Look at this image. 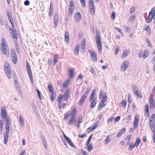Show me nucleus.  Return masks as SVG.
I'll return each mask as SVG.
<instances>
[{"mask_svg": "<svg viewBox=\"0 0 155 155\" xmlns=\"http://www.w3.org/2000/svg\"><path fill=\"white\" fill-rule=\"evenodd\" d=\"M96 36L97 38L96 39V41L97 44V47L99 51L101 53H102V44L101 42L100 35L99 33L97 32Z\"/></svg>", "mask_w": 155, "mask_h": 155, "instance_id": "f257e3e1", "label": "nucleus"}, {"mask_svg": "<svg viewBox=\"0 0 155 155\" xmlns=\"http://www.w3.org/2000/svg\"><path fill=\"white\" fill-rule=\"evenodd\" d=\"M151 118L153 120H150L149 125L150 127L152 132L155 131V122L154 121V118H155V114H153L151 116Z\"/></svg>", "mask_w": 155, "mask_h": 155, "instance_id": "f03ea898", "label": "nucleus"}, {"mask_svg": "<svg viewBox=\"0 0 155 155\" xmlns=\"http://www.w3.org/2000/svg\"><path fill=\"white\" fill-rule=\"evenodd\" d=\"M5 64H7V65H6L5 64L4 66L5 73L6 74L8 78L9 79H10L11 76L10 67L8 63L7 64L6 62H5Z\"/></svg>", "mask_w": 155, "mask_h": 155, "instance_id": "7ed1b4c3", "label": "nucleus"}, {"mask_svg": "<svg viewBox=\"0 0 155 155\" xmlns=\"http://www.w3.org/2000/svg\"><path fill=\"white\" fill-rule=\"evenodd\" d=\"M1 46L2 48L1 49L2 53L7 56L9 54V51L7 45L3 44Z\"/></svg>", "mask_w": 155, "mask_h": 155, "instance_id": "20e7f679", "label": "nucleus"}, {"mask_svg": "<svg viewBox=\"0 0 155 155\" xmlns=\"http://www.w3.org/2000/svg\"><path fill=\"white\" fill-rule=\"evenodd\" d=\"M5 128L6 130V132L4 134V136L5 143V144H6L8 142V134L10 133V126H5Z\"/></svg>", "mask_w": 155, "mask_h": 155, "instance_id": "39448f33", "label": "nucleus"}, {"mask_svg": "<svg viewBox=\"0 0 155 155\" xmlns=\"http://www.w3.org/2000/svg\"><path fill=\"white\" fill-rule=\"evenodd\" d=\"M104 93L102 89H101L100 91L99 95V97L100 99L102 98V97H103L102 99L101 100V103H105L106 100L107 99V96L106 94H104Z\"/></svg>", "mask_w": 155, "mask_h": 155, "instance_id": "423d86ee", "label": "nucleus"}, {"mask_svg": "<svg viewBox=\"0 0 155 155\" xmlns=\"http://www.w3.org/2000/svg\"><path fill=\"white\" fill-rule=\"evenodd\" d=\"M12 59L14 64H16L17 62V56L15 50L12 49L11 51Z\"/></svg>", "mask_w": 155, "mask_h": 155, "instance_id": "0eeeda50", "label": "nucleus"}, {"mask_svg": "<svg viewBox=\"0 0 155 155\" xmlns=\"http://www.w3.org/2000/svg\"><path fill=\"white\" fill-rule=\"evenodd\" d=\"M7 113L5 109H2L1 112V116L2 117L3 120L5 122V119H7V118H9L7 117Z\"/></svg>", "mask_w": 155, "mask_h": 155, "instance_id": "6e6552de", "label": "nucleus"}, {"mask_svg": "<svg viewBox=\"0 0 155 155\" xmlns=\"http://www.w3.org/2000/svg\"><path fill=\"white\" fill-rule=\"evenodd\" d=\"M74 8V3L72 1H70L69 5V15L71 16L73 12V10Z\"/></svg>", "mask_w": 155, "mask_h": 155, "instance_id": "1a4fd4ad", "label": "nucleus"}, {"mask_svg": "<svg viewBox=\"0 0 155 155\" xmlns=\"http://www.w3.org/2000/svg\"><path fill=\"white\" fill-rule=\"evenodd\" d=\"M13 28V29L10 27L9 28L10 33L11 36H12L14 38L17 39L18 38L17 34L16 31L14 28V27Z\"/></svg>", "mask_w": 155, "mask_h": 155, "instance_id": "9d476101", "label": "nucleus"}, {"mask_svg": "<svg viewBox=\"0 0 155 155\" xmlns=\"http://www.w3.org/2000/svg\"><path fill=\"white\" fill-rule=\"evenodd\" d=\"M87 96L86 94H84L81 97L78 102L79 105L81 106L83 104L87 98Z\"/></svg>", "mask_w": 155, "mask_h": 155, "instance_id": "9b49d317", "label": "nucleus"}, {"mask_svg": "<svg viewBox=\"0 0 155 155\" xmlns=\"http://www.w3.org/2000/svg\"><path fill=\"white\" fill-rule=\"evenodd\" d=\"M128 65L129 63L128 62L126 61H124L122 64L121 66V69L122 70V71H125L126 70L128 67Z\"/></svg>", "mask_w": 155, "mask_h": 155, "instance_id": "f8f14e48", "label": "nucleus"}, {"mask_svg": "<svg viewBox=\"0 0 155 155\" xmlns=\"http://www.w3.org/2000/svg\"><path fill=\"white\" fill-rule=\"evenodd\" d=\"M7 13L8 19L10 21V23L12 27H14V24L13 20V18L11 16V15L10 14L9 12H7Z\"/></svg>", "mask_w": 155, "mask_h": 155, "instance_id": "ddd939ff", "label": "nucleus"}, {"mask_svg": "<svg viewBox=\"0 0 155 155\" xmlns=\"http://www.w3.org/2000/svg\"><path fill=\"white\" fill-rule=\"evenodd\" d=\"M97 102V100L96 98H94L90 104V108L91 109L93 108L94 107Z\"/></svg>", "mask_w": 155, "mask_h": 155, "instance_id": "4468645a", "label": "nucleus"}, {"mask_svg": "<svg viewBox=\"0 0 155 155\" xmlns=\"http://www.w3.org/2000/svg\"><path fill=\"white\" fill-rule=\"evenodd\" d=\"M70 95V91L69 89L67 90L65 92L64 94L63 95V98L66 101L68 98L69 96Z\"/></svg>", "mask_w": 155, "mask_h": 155, "instance_id": "2eb2a0df", "label": "nucleus"}, {"mask_svg": "<svg viewBox=\"0 0 155 155\" xmlns=\"http://www.w3.org/2000/svg\"><path fill=\"white\" fill-rule=\"evenodd\" d=\"M58 17L57 14L55 15L54 17V27L56 28L57 27L58 21Z\"/></svg>", "mask_w": 155, "mask_h": 155, "instance_id": "dca6fc26", "label": "nucleus"}, {"mask_svg": "<svg viewBox=\"0 0 155 155\" xmlns=\"http://www.w3.org/2000/svg\"><path fill=\"white\" fill-rule=\"evenodd\" d=\"M59 59V55L58 54H55L54 55L53 58V64H56L58 62V60Z\"/></svg>", "mask_w": 155, "mask_h": 155, "instance_id": "f3484780", "label": "nucleus"}, {"mask_svg": "<svg viewBox=\"0 0 155 155\" xmlns=\"http://www.w3.org/2000/svg\"><path fill=\"white\" fill-rule=\"evenodd\" d=\"M91 58L93 60V61L95 62L97 60V55L94 52H91Z\"/></svg>", "mask_w": 155, "mask_h": 155, "instance_id": "a211bd4d", "label": "nucleus"}, {"mask_svg": "<svg viewBox=\"0 0 155 155\" xmlns=\"http://www.w3.org/2000/svg\"><path fill=\"white\" fill-rule=\"evenodd\" d=\"M69 79L72 78H73L74 76V69L73 68L69 69Z\"/></svg>", "mask_w": 155, "mask_h": 155, "instance_id": "6ab92c4d", "label": "nucleus"}, {"mask_svg": "<svg viewBox=\"0 0 155 155\" xmlns=\"http://www.w3.org/2000/svg\"><path fill=\"white\" fill-rule=\"evenodd\" d=\"M71 118L68 122V124L69 125L71 126L72 124V121H74L75 119V117L76 116V114H71Z\"/></svg>", "mask_w": 155, "mask_h": 155, "instance_id": "aec40b11", "label": "nucleus"}, {"mask_svg": "<svg viewBox=\"0 0 155 155\" xmlns=\"http://www.w3.org/2000/svg\"><path fill=\"white\" fill-rule=\"evenodd\" d=\"M152 16V12H150L149 14L147 17L146 18V21L147 23L150 22L153 18H152V17H150V16Z\"/></svg>", "mask_w": 155, "mask_h": 155, "instance_id": "412c9836", "label": "nucleus"}, {"mask_svg": "<svg viewBox=\"0 0 155 155\" xmlns=\"http://www.w3.org/2000/svg\"><path fill=\"white\" fill-rule=\"evenodd\" d=\"M89 6L90 13L93 15H94L95 13L94 6L93 5H91Z\"/></svg>", "mask_w": 155, "mask_h": 155, "instance_id": "4be33fe9", "label": "nucleus"}, {"mask_svg": "<svg viewBox=\"0 0 155 155\" xmlns=\"http://www.w3.org/2000/svg\"><path fill=\"white\" fill-rule=\"evenodd\" d=\"M41 138L42 139V141L44 147L46 150L47 149V146L46 141L45 139V137L43 136H41Z\"/></svg>", "mask_w": 155, "mask_h": 155, "instance_id": "5701e85b", "label": "nucleus"}, {"mask_svg": "<svg viewBox=\"0 0 155 155\" xmlns=\"http://www.w3.org/2000/svg\"><path fill=\"white\" fill-rule=\"evenodd\" d=\"M53 4L51 2V3L50 8V11L49 12V15L50 16H51L52 15V13L53 11Z\"/></svg>", "mask_w": 155, "mask_h": 155, "instance_id": "b1692460", "label": "nucleus"}, {"mask_svg": "<svg viewBox=\"0 0 155 155\" xmlns=\"http://www.w3.org/2000/svg\"><path fill=\"white\" fill-rule=\"evenodd\" d=\"M79 44H77L76 45L74 49V52L75 55H78V54L79 51Z\"/></svg>", "mask_w": 155, "mask_h": 155, "instance_id": "393cba45", "label": "nucleus"}, {"mask_svg": "<svg viewBox=\"0 0 155 155\" xmlns=\"http://www.w3.org/2000/svg\"><path fill=\"white\" fill-rule=\"evenodd\" d=\"M81 15L79 12L76 13L75 19L77 22H78L81 20Z\"/></svg>", "mask_w": 155, "mask_h": 155, "instance_id": "a878e982", "label": "nucleus"}, {"mask_svg": "<svg viewBox=\"0 0 155 155\" xmlns=\"http://www.w3.org/2000/svg\"><path fill=\"white\" fill-rule=\"evenodd\" d=\"M96 91V89H94L93 91L91 93V95L90 97L89 98V100L90 101H92V99L94 97Z\"/></svg>", "mask_w": 155, "mask_h": 155, "instance_id": "bb28decb", "label": "nucleus"}, {"mask_svg": "<svg viewBox=\"0 0 155 155\" xmlns=\"http://www.w3.org/2000/svg\"><path fill=\"white\" fill-rule=\"evenodd\" d=\"M141 142V141L140 139L138 138H137L134 144V147H137Z\"/></svg>", "mask_w": 155, "mask_h": 155, "instance_id": "cd10ccee", "label": "nucleus"}, {"mask_svg": "<svg viewBox=\"0 0 155 155\" xmlns=\"http://www.w3.org/2000/svg\"><path fill=\"white\" fill-rule=\"evenodd\" d=\"M19 120L20 124L22 126H24V121L23 117L21 115L19 116Z\"/></svg>", "mask_w": 155, "mask_h": 155, "instance_id": "c85d7f7f", "label": "nucleus"}, {"mask_svg": "<svg viewBox=\"0 0 155 155\" xmlns=\"http://www.w3.org/2000/svg\"><path fill=\"white\" fill-rule=\"evenodd\" d=\"M27 69L29 78L31 80L32 79V75L31 68H27Z\"/></svg>", "mask_w": 155, "mask_h": 155, "instance_id": "c756f323", "label": "nucleus"}, {"mask_svg": "<svg viewBox=\"0 0 155 155\" xmlns=\"http://www.w3.org/2000/svg\"><path fill=\"white\" fill-rule=\"evenodd\" d=\"M126 129L125 128H123L120 132H119L117 135V137H121L122 134L124 133L125 132Z\"/></svg>", "mask_w": 155, "mask_h": 155, "instance_id": "7c9ffc66", "label": "nucleus"}, {"mask_svg": "<svg viewBox=\"0 0 155 155\" xmlns=\"http://www.w3.org/2000/svg\"><path fill=\"white\" fill-rule=\"evenodd\" d=\"M65 40V41H68V43H69V36L68 32L67 31L65 32L64 35Z\"/></svg>", "mask_w": 155, "mask_h": 155, "instance_id": "2f4dec72", "label": "nucleus"}, {"mask_svg": "<svg viewBox=\"0 0 155 155\" xmlns=\"http://www.w3.org/2000/svg\"><path fill=\"white\" fill-rule=\"evenodd\" d=\"M56 94L53 91L51 92V101H53L55 99L56 97Z\"/></svg>", "mask_w": 155, "mask_h": 155, "instance_id": "473e14b6", "label": "nucleus"}, {"mask_svg": "<svg viewBox=\"0 0 155 155\" xmlns=\"http://www.w3.org/2000/svg\"><path fill=\"white\" fill-rule=\"evenodd\" d=\"M48 88L50 92H51L53 91L54 88L51 83L49 84L48 86Z\"/></svg>", "mask_w": 155, "mask_h": 155, "instance_id": "72a5a7b5", "label": "nucleus"}, {"mask_svg": "<svg viewBox=\"0 0 155 155\" xmlns=\"http://www.w3.org/2000/svg\"><path fill=\"white\" fill-rule=\"evenodd\" d=\"M66 140L71 146L74 148H75V146L74 145L71 140L69 138H68Z\"/></svg>", "mask_w": 155, "mask_h": 155, "instance_id": "f704fd0d", "label": "nucleus"}, {"mask_svg": "<svg viewBox=\"0 0 155 155\" xmlns=\"http://www.w3.org/2000/svg\"><path fill=\"white\" fill-rule=\"evenodd\" d=\"M99 124V123L98 121H96L94 124V125L93 127L91 128V131H93V130H94L97 127L98 124Z\"/></svg>", "mask_w": 155, "mask_h": 155, "instance_id": "c9c22d12", "label": "nucleus"}, {"mask_svg": "<svg viewBox=\"0 0 155 155\" xmlns=\"http://www.w3.org/2000/svg\"><path fill=\"white\" fill-rule=\"evenodd\" d=\"M87 146V150L89 152H90V151H91L93 148V147L92 146V144H91V143L90 144H89V145Z\"/></svg>", "mask_w": 155, "mask_h": 155, "instance_id": "e433bc0d", "label": "nucleus"}, {"mask_svg": "<svg viewBox=\"0 0 155 155\" xmlns=\"http://www.w3.org/2000/svg\"><path fill=\"white\" fill-rule=\"evenodd\" d=\"M148 51L147 50H146L144 52L143 54V58H145L148 56V54L147 53Z\"/></svg>", "mask_w": 155, "mask_h": 155, "instance_id": "4c0bfd02", "label": "nucleus"}, {"mask_svg": "<svg viewBox=\"0 0 155 155\" xmlns=\"http://www.w3.org/2000/svg\"><path fill=\"white\" fill-rule=\"evenodd\" d=\"M110 137V136H107V137L105 140V144L106 145L108 144L110 141V139H109Z\"/></svg>", "mask_w": 155, "mask_h": 155, "instance_id": "58836bf2", "label": "nucleus"}, {"mask_svg": "<svg viewBox=\"0 0 155 155\" xmlns=\"http://www.w3.org/2000/svg\"><path fill=\"white\" fill-rule=\"evenodd\" d=\"M70 81V80L69 79H68L65 82L63 83V86L64 87H67L68 86Z\"/></svg>", "mask_w": 155, "mask_h": 155, "instance_id": "ea45409f", "label": "nucleus"}, {"mask_svg": "<svg viewBox=\"0 0 155 155\" xmlns=\"http://www.w3.org/2000/svg\"><path fill=\"white\" fill-rule=\"evenodd\" d=\"M129 54V53L128 52V51L127 50H126L124 51L122 56L125 58Z\"/></svg>", "mask_w": 155, "mask_h": 155, "instance_id": "a19ab883", "label": "nucleus"}, {"mask_svg": "<svg viewBox=\"0 0 155 155\" xmlns=\"http://www.w3.org/2000/svg\"><path fill=\"white\" fill-rule=\"evenodd\" d=\"M120 104L121 106L122 107H124L126 106L127 104V101L125 100H123L121 101V102Z\"/></svg>", "mask_w": 155, "mask_h": 155, "instance_id": "79ce46f5", "label": "nucleus"}, {"mask_svg": "<svg viewBox=\"0 0 155 155\" xmlns=\"http://www.w3.org/2000/svg\"><path fill=\"white\" fill-rule=\"evenodd\" d=\"M139 117L138 115H136L135 116L134 122L138 123L139 121Z\"/></svg>", "mask_w": 155, "mask_h": 155, "instance_id": "37998d69", "label": "nucleus"}, {"mask_svg": "<svg viewBox=\"0 0 155 155\" xmlns=\"http://www.w3.org/2000/svg\"><path fill=\"white\" fill-rule=\"evenodd\" d=\"M92 134H91L89 137L88 139L87 140V142L86 143V144H85L86 146L89 145V144L90 143V141L91 140V138L92 137Z\"/></svg>", "mask_w": 155, "mask_h": 155, "instance_id": "c03bdc74", "label": "nucleus"}, {"mask_svg": "<svg viewBox=\"0 0 155 155\" xmlns=\"http://www.w3.org/2000/svg\"><path fill=\"white\" fill-rule=\"evenodd\" d=\"M90 68L91 69V72L93 74L95 75L96 71L93 67L92 66H90Z\"/></svg>", "mask_w": 155, "mask_h": 155, "instance_id": "a18cd8bd", "label": "nucleus"}, {"mask_svg": "<svg viewBox=\"0 0 155 155\" xmlns=\"http://www.w3.org/2000/svg\"><path fill=\"white\" fill-rule=\"evenodd\" d=\"M6 126H10V122L9 118H7L6 119Z\"/></svg>", "mask_w": 155, "mask_h": 155, "instance_id": "49530a36", "label": "nucleus"}, {"mask_svg": "<svg viewBox=\"0 0 155 155\" xmlns=\"http://www.w3.org/2000/svg\"><path fill=\"white\" fill-rule=\"evenodd\" d=\"M81 51L82 52H84L85 51V49L86 48L85 44L81 45Z\"/></svg>", "mask_w": 155, "mask_h": 155, "instance_id": "de8ad7c7", "label": "nucleus"}, {"mask_svg": "<svg viewBox=\"0 0 155 155\" xmlns=\"http://www.w3.org/2000/svg\"><path fill=\"white\" fill-rule=\"evenodd\" d=\"M83 7H85L86 6L85 0H80Z\"/></svg>", "mask_w": 155, "mask_h": 155, "instance_id": "09e8293b", "label": "nucleus"}, {"mask_svg": "<svg viewBox=\"0 0 155 155\" xmlns=\"http://www.w3.org/2000/svg\"><path fill=\"white\" fill-rule=\"evenodd\" d=\"M120 50V48L117 46L115 47V54H117L119 52Z\"/></svg>", "mask_w": 155, "mask_h": 155, "instance_id": "8fccbe9b", "label": "nucleus"}, {"mask_svg": "<svg viewBox=\"0 0 155 155\" xmlns=\"http://www.w3.org/2000/svg\"><path fill=\"white\" fill-rule=\"evenodd\" d=\"M131 95L130 94H129L128 95V101L129 103L130 104L132 103V101L131 100Z\"/></svg>", "mask_w": 155, "mask_h": 155, "instance_id": "3c124183", "label": "nucleus"}, {"mask_svg": "<svg viewBox=\"0 0 155 155\" xmlns=\"http://www.w3.org/2000/svg\"><path fill=\"white\" fill-rule=\"evenodd\" d=\"M115 15L116 12L114 11H112L111 13V16L113 18V20H114L115 19Z\"/></svg>", "mask_w": 155, "mask_h": 155, "instance_id": "603ef678", "label": "nucleus"}, {"mask_svg": "<svg viewBox=\"0 0 155 155\" xmlns=\"http://www.w3.org/2000/svg\"><path fill=\"white\" fill-rule=\"evenodd\" d=\"M146 40L147 44H148V46H151L152 47V46L149 39L148 38H146Z\"/></svg>", "mask_w": 155, "mask_h": 155, "instance_id": "864d4df0", "label": "nucleus"}, {"mask_svg": "<svg viewBox=\"0 0 155 155\" xmlns=\"http://www.w3.org/2000/svg\"><path fill=\"white\" fill-rule=\"evenodd\" d=\"M154 93H151L149 97V100H153V95Z\"/></svg>", "mask_w": 155, "mask_h": 155, "instance_id": "5fc2aeb1", "label": "nucleus"}, {"mask_svg": "<svg viewBox=\"0 0 155 155\" xmlns=\"http://www.w3.org/2000/svg\"><path fill=\"white\" fill-rule=\"evenodd\" d=\"M149 105L150 107H152V106L154 104V100H149Z\"/></svg>", "mask_w": 155, "mask_h": 155, "instance_id": "6e6d98bb", "label": "nucleus"}, {"mask_svg": "<svg viewBox=\"0 0 155 155\" xmlns=\"http://www.w3.org/2000/svg\"><path fill=\"white\" fill-rule=\"evenodd\" d=\"M144 30L145 31H148L149 30V33H148V34H150L151 33V31H150V27L149 26H147L146 28H145L144 29Z\"/></svg>", "mask_w": 155, "mask_h": 155, "instance_id": "4d7b16f0", "label": "nucleus"}, {"mask_svg": "<svg viewBox=\"0 0 155 155\" xmlns=\"http://www.w3.org/2000/svg\"><path fill=\"white\" fill-rule=\"evenodd\" d=\"M135 11V9L134 7H132L130 9V14H133Z\"/></svg>", "mask_w": 155, "mask_h": 155, "instance_id": "13d9d810", "label": "nucleus"}, {"mask_svg": "<svg viewBox=\"0 0 155 155\" xmlns=\"http://www.w3.org/2000/svg\"><path fill=\"white\" fill-rule=\"evenodd\" d=\"M83 78V76L82 74H80L78 76L77 81L78 80H79V81H80L81 79H82Z\"/></svg>", "mask_w": 155, "mask_h": 155, "instance_id": "bf43d9fd", "label": "nucleus"}, {"mask_svg": "<svg viewBox=\"0 0 155 155\" xmlns=\"http://www.w3.org/2000/svg\"><path fill=\"white\" fill-rule=\"evenodd\" d=\"M16 90H17L18 91V93L19 94H21V90L20 89V86L17 87H16Z\"/></svg>", "mask_w": 155, "mask_h": 155, "instance_id": "052dcab7", "label": "nucleus"}, {"mask_svg": "<svg viewBox=\"0 0 155 155\" xmlns=\"http://www.w3.org/2000/svg\"><path fill=\"white\" fill-rule=\"evenodd\" d=\"M81 120L82 118L79 119L78 120V123L77 125V127L78 128H79L80 127V123L81 122Z\"/></svg>", "mask_w": 155, "mask_h": 155, "instance_id": "680f3d73", "label": "nucleus"}, {"mask_svg": "<svg viewBox=\"0 0 155 155\" xmlns=\"http://www.w3.org/2000/svg\"><path fill=\"white\" fill-rule=\"evenodd\" d=\"M36 90L37 92V94L38 95L40 99L41 100V93L39 91V90L38 89H36Z\"/></svg>", "mask_w": 155, "mask_h": 155, "instance_id": "e2e57ef3", "label": "nucleus"}, {"mask_svg": "<svg viewBox=\"0 0 155 155\" xmlns=\"http://www.w3.org/2000/svg\"><path fill=\"white\" fill-rule=\"evenodd\" d=\"M132 87L134 91V92H135V91H137V89L138 90V87L135 85H132Z\"/></svg>", "mask_w": 155, "mask_h": 155, "instance_id": "0e129e2a", "label": "nucleus"}, {"mask_svg": "<svg viewBox=\"0 0 155 155\" xmlns=\"http://www.w3.org/2000/svg\"><path fill=\"white\" fill-rule=\"evenodd\" d=\"M0 24L2 25H3L4 24V20L2 17H0Z\"/></svg>", "mask_w": 155, "mask_h": 155, "instance_id": "69168bd1", "label": "nucleus"}, {"mask_svg": "<svg viewBox=\"0 0 155 155\" xmlns=\"http://www.w3.org/2000/svg\"><path fill=\"white\" fill-rule=\"evenodd\" d=\"M2 41L1 45H2L3 44L4 45H7V43L6 42V41L4 38H2Z\"/></svg>", "mask_w": 155, "mask_h": 155, "instance_id": "338daca9", "label": "nucleus"}, {"mask_svg": "<svg viewBox=\"0 0 155 155\" xmlns=\"http://www.w3.org/2000/svg\"><path fill=\"white\" fill-rule=\"evenodd\" d=\"M24 3L25 5L28 6L30 4V2L28 0H26L25 1Z\"/></svg>", "mask_w": 155, "mask_h": 155, "instance_id": "774afa93", "label": "nucleus"}]
</instances>
